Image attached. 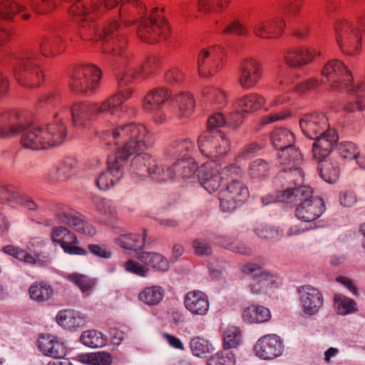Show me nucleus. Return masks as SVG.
Returning a JSON list of instances; mask_svg holds the SVG:
<instances>
[{
	"label": "nucleus",
	"mask_w": 365,
	"mask_h": 365,
	"mask_svg": "<svg viewBox=\"0 0 365 365\" xmlns=\"http://www.w3.org/2000/svg\"><path fill=\"white\" fill-rule=\"evenodd\" d=\"M66 279L77 285L83 292L91 290L96 284L93 279L78 273L69 274Z\"/></svg>",
	"instance_id": "bf43d9fd"
},
{
	"label": "nucleus",
	"mask_w": 365,
	"mask_h": 365,
	"mask_svg": "<svg viewBox=\"0 0 365 365\" xmlns=\"http://www.w3.org/2000/svg\"><path fill=\"white\" fill-rule=\"evenodd\" d=\"M4 252L11 255L16 259L31 265L39 264L49 262L48 256H43L41 254L38 253L35 255L29 253L26 250L15 247L14 245H6L3 248Z\"/></svg>",
	"instance_id": "cd10ccee"
},
{
	"label": "nucleus",
	"mask_w": 365,
	"mask_h": 365,
	"mask_svg": "<svg viewBox=\"0 0 365 365\" xmlns=\"http://www.w3.org/2000/svg\"><path fill=\"white\" fill-rule=\"evenodd\" d=\"M57 6L54 0H31L29 6L37 15L51 13Z\"/></svg>",
	"instance_id": "6e6d98bb"
},
{
	"label": "nucleus",
	"mask_w": 365,
	"mask_h": 365,
	"mask_svg": "<svg viewBox=\"0 0 365 365\" xmlns=\"http://www.w3.org/2000/svg\"><path fill=\"white\" fill-rule=\"evenodd\" d=\"M320 55V51L315 48L292 47L284 51L283 58L289 67L297 68L310 63L314 56Z\"/></svg>",
	"instance_id": "4be33fe9"
},
{
	"label": "nucleus",
	"mask_w": 365,
	"mask_h": 365,
	"mask_svg": "<svg viewBox=\"0 0 365 365\" xmlns=\"http://www.w3.org/2000/svg\"><path fill=\"white\" fill-rule=\"evenodd\" d=\"M96 115L108 114L115 115L121 107L120 101L113 95L107 98L100 103H93Z\"/></svg>",
	"instance_id": "8fccbe9b"
},
{
	"label": "nucleus",
	"mask_w": 365,
	"mask_h": 365,
	"mask_svg": "<svg viewBox=\"0 0 365 365\" xmlns=\"http://www.w3.org/2000/svg\"><path fill=\"white\" fill-rule=\"evenodd\" d=\"M192 248L195 254L198 256L210 255L212 249L210 242L203 238H197L192 242Z\"/></svg>",
	"instance_id": "338daca9"
},
{
	"label": "nucleus",
	"mask_w": 365,
	"mask_h": 365,
	"mask_svg": "<svg viewBox=\"0 0 365 365\" xmlns=\"http://www.w3.org/2000/svg\"><path fill=\"white\" fill-rule=\"evenodd\" d=\"M138 259L145 264L160 272L167 271L170 267L168 259L158 252H142L138 254Z\"/></svg>",
	"instance_id": "58836bf2"
},
{
	"label": "nucleus",
	"mask_w": 365,
	"mask_h": 365,
	"mask_svg": "<svg viewBox=\"0 0 365 365\" xmlns=\"http://www.w3.org/2000/svg\"><path fill=\"white\" fill-rule=\"evenodd\" d=\"M285 27V21L280 16L271 19L258 20L253 26L255 36L262 39L276 38L280 36Z\"/></svg>",
	"instance_id": "6ab92c4d"
},
{
	"label": "nucleus",
	"mask_w": 365,
	"mask_h": 365,
	"mask_svg": "<svg viewBox=\"0 0 365 365\" xmlns=\"http://www.w3.org/2000/svg\"><path fill=\"white\" fill-rule=\"evenodd\" d=\"M81 362L90 365H110L111 357L106 352L91 353L78 356Z\"/></svg>",
	"instance_id": "864d4df0"
},
{
	"label": "nucleus",
	"mask_w": 365,
	"mask_h": 365,
	"mask_svg": "<svg viewBox=\"0 0 365 365\" xmlns=\"http://www.w3.org/2000/svg\"><path fill=\"white\" fill-rule=\"evenodd\" d=\"M1 196L6 202L15 203L29 210L36 211L38 209L37 203L29 195L11 185L3 189Z\"/></svg>",
	"instance_id": "bb28decb"
},
{
	"label": "nucleus",
	"mask_w": 365,
	"mask_h": 365,
	"mask_svg": "<svg viewBox=\"0 0 365 365\" xmlns=\"http://www.w3.org/2000/svg\"><path fill=\"white\" fill-rule=\"evenodd\" d=\"M184 304L193 315H205L210 307L207 294L200 290L187 292L184 298Z\"/></svg>",
	"instance_id": "393cba45"
},
{
	"label": "nucleus",
	"mask_w": 365,
	"mask_h": 365,
	"mask_svg": "<svg viewBox=\"0 0 365 365\" xmlns=\"http://www.w3.org/2000/svg\"><path fill=\"white\" fill-rule=\"evenodd\" d=\"M242 115L240 113H230L227 118L225 119L222 113H217L212 115L207 120V130H219L217 128L223 126L226 123L236 125L240 123L242 119Z\"/></svg>",
	"instance_id": "c03bdc74"
},
{
	"label": "nucleus",
	"mask_w": 365,
	"mask_h": 365,
	"mask_svg": "<svg viewBox=\"0 0 365 365\" xmlns=\"http://www.w3.org/2000/svg\"><path fill=\"white\" fill-rule=\"evenodd\" d=\"M51 241L61 245L63 250L69 255H85L87 251L78 246V242L74 233L63 226H54L50 233Z\"/></svg>",
	"instance_id": "2eb2a0df"
},
{
	"label": "nucleus",
	"mask_w": 365,
	"mask_h": 365,
	"mask_svg": "<svg viewBox=\"0 0 365 365\" xmlns=\"http://www.w3.org/2000/svg\"><path fill=\"white\" fill-rule=\"evenodd\" d=\"M298 293L304 312L308 315L317 314L323 304L320 292L311 286H304L299 289Z\"/></svg>",
	"instance_id": "412c9836"
},
{
	"label": "nucleus",
	"mask_w": 365,
	"mask_h": 365,
	"mask_svg": "<svg viewBox=\"0 0 365 365\" xmlns=\"http://www.w3.org/2000/svg\"><path fill=\"white\" fill-rule=\"evenodd\" d=\"M322 73L330 88L334 91L346 89L358 96L363 91L362 84L354 83L351 71L340 60L333 59L327 62L324 66Z\"/></svg>",
	"instance_id": "423d86ee"
},
{
	"label": "nucleus",
	"mask_w": 365,
	"mask_h": 365,
	"mask_svg": "<svg viewBox=\"0 0 365 365\" xmlns=\"http://www.w3.org/2000/svg\"><path fill=\"white\" fill-rule=\"evenodd\" d=\"M176 175L175 180H185L192 178L197 170V165L192 159H180L173 163Z\"/></svg>",
	"instance_id": "79ce46f5"
},
{
	"label": "nucleus",
	"mask_w": 365,
	"mask_h": 365,
	"mask_svg": "<svg viewBox=\"0 0 365 365\" xmlns=\"http://www.w3.org/2000/svg\"><path fill=\"white\" fill-rule=\"evenodd\" d=\"M56 216L62 223L73 227L76 232L92 236L96 233L95 228L67 205H58L56 210Z\"/></svg>",
	"instance_id": "dca6fc26"
},
{
	"label": "nucleus",
	"mask_w": 365,
	"mask_h": 365,
	"mask_svg": "<svg viewBox=\"0 0 365 365\" xmlns=\"http://www.w3.org/2000/svg\"><path fill=\"white\" fill-rule=\"evenodd\" d=\"M265 103V98L257 93L246 94L237 100L235 107L238 112L237 113H251L259 110Z\"/></svg>",
	"instance_id": "2f4dec72"
},
{
	"label": "nucleus",
	"mask_w": 365,
	"mask_h": 365,
	"mask_svg": "<svg viewBox=\"0 0 365 365\" xmlns=\"http://www.w3.org/2000/svg\"><path fill=\"white\" fill-rule=\"evenodd\" d=\"M65 47L62 37L57 34L42 38L39 43V50L44 56H53L61 53Z\"/></svg>",
	"instance_id": "72a5a7b5"
},
{
	"label": "nucleus",
	"mask_w": 365,
	"mask_h": 365,
	"mask_svg": "<svg viewBox=\"0 0 365 365\" xmlns=\"http://www.w3.org/2000/svg\"><path fill=\"white\" fill-rule=\"evenodd\" d=\"M339 152L341 156L347 159H356L359 152L356 145L351 142H344L339 145Z\"/></svg>",
	"instance_id": "69168bd1"
},
{
	"label": "nucleus",
	"mask_w": 365,
	"mask_h": 365,
	"mask_svg": "<svg viewBox=\"0 0 365 365\" xmlns=\"http://www.w3.org/2000/svg\"><path fill=\"white\" fill-rule=\"evenodd\" d=\"M278 158L283 170L291 173L294 184L303 182L304 174L300 168L303 159L301 152L294 145H290L279 151Z\"/></svg>",
	"instance_id": "ddd939ff"
},
{
	"label": "nucleus",
	"mask_w": 365,
	"mask_h": 365,
	"mask_svg": "<svg viewBox=\"0 0 365 365\" xmlns=\"http://www.w3.org/2000/svg\"><path fill=\"white\" fill-rule=\"evenodd\" d=\"M93 103L76 102L71 107H63L53 115V122L39 127L27 126L21 123H10L1 126L0 137L21 134L22 146L32 150L47 149L61 144L67 135L65 120L71 117L76 127H81L96 116Z\"/></svg>",
	"instance_id": "f257e3e1"
},
{
	"label": "nucleus",
	"mask_w": 365,
	"mask_h": 365,
	"mask_svg": "<svg viewBox=\"0 0 365 365\" xmlns=\"http://www.w3.org/2000/svg\"><path fill=\"white\" fill-rule=\"evenodd\" d=\"M170 96V92L165 88L150 91L145 97L143 107L146 110H158Z\"/></svg>",
	"instance_id": "473e14b6"
},
{
	"label": "nucleus",
	"mask_w": 365,
	"mask_h": 365,
	"mask_svg": "<svg viewBox=\"0 0 365 365\" xmlns=\"http://www.w3.org/2000/svg\"><path fill=\"white\" fill-rule=\"evenodd\" d=\"M224 48L212 46L202 48L197 56V68L201 77H211L223 67Z\"/></svg>",
	"instance_id": "9d476101"
},
{
	"label": "nucleus",
	"mask_w": 365,
	"mask_h": 365,
	"mask_svg": "<svg viewBox=\"0 0 365 365\" xmlns=\"http://www.w3.org/2000/svg\"><path fill=\"white\" fill-rule=\"evenodd\" d=\"M80 339L84 345L92 348L101 347L106 344V341L103 334L95 329L83 331Z\"/></svg>",
	"instance_id": "603ef678"
},
{
	"label": "nucleus",
	"mask_w": 365,
	"mask_h": 365,
	"mask_svg": "<svg viewBox=\"0 0 365 365\" xmlns=\"http://www.w3.org/2000/svg\"><path fill=\"white\" fill-rule=\"evenodd\" d=\"M165 293L162 287L152 285L144 288L138 294V299L146 305L155 306L163 300Z\"/></svg>",
	"instance_id": "ea45409f"
},
{
	"label": "nucleus",
	"mask_w": 365,
	"mask_h": 365,
	"mask_svg": "<svg viewBox=\"0 0 365 365\" xmlns=\"http://www.w3.org/2000/svg\"><path fill=\"white\" fill-rule=\"evenodd\" d=\"M335 41L343 55L355 58L359 55L362 46V32L365 33V19L356 22L342 21L334 28Z\"/></svg>",
	"instance_id": "20e7f679"
},
{
	"label": "nucleus",
	"mask_w": 365,
	"mask_h": 365,
	"mask_svg": "<svg viewBox=\"0 0 365 365\" xmlns=\"http://www.w3.org/2000/svg\"><path fill=\"white\" fill-rule=\"evenodd\" d=\"M137 152L130 163V172L136 177L148 176L156 182H168L176 178L173 164L166 165L162 158H154L148 153Z\"/></svg>",
	"instance_id": "7ed1b4c3"
},
{
	"label": "nucleus",
	"mask_w": 365,
	"mask_h": 365,
	"mask_svg": "<svg viewBox=\"0 0 365 365\" xmlns=\"http://www.w3.org/2000/svg\"><path fill=\"white\" fill-rule=\"evenodd\" d=\"M202 101L210 106H221L225 104L227 99L226 93L215 86H206L201 92Z\"/></svg>",
	"instance_id": "4c0bfd02"
},
{
	"label": "nucleus",
	"mask_w": 365,
	"mask_h": 365,
	"mask_svg": "<svg viewBox=\"0 0 365 365\" xmlns=\"http://www.w3.org/2000/svg\"><path fill=\"white\" fill-rule=\"evenodd\" d=\"M335 307L339 314L345 315L356 310L354 300L341 294L334 296Z\"/></svg>",
	"instance_id": "13d9d810"
},
{
	"label": "nucleus",
	"mask_w": 365,
	"mask_h": 365,
	"mask_svg": "<svg viewBox=\"0 0 365 365\" xmlns=\"http://www.w3.org/2000/svg\"><path fill=\"white\" fill-rule=\"evenodd\" d=\"M238 71L237 82L244 90L254 88L259 82L263 75V68L260 61L253 57L242 58Z\"/></svg>",
	"instance_id": "f8f14e48"
},
{
	"label": "nucleus",
	"mask_w": 365,
	"mask_h": 365,
	"mask_svg": "<svg viewBox=\"0 0 365 365\" xmlns=\"http://www.w3.org/2000/svg\"><path fill=\"white\" fill-rule=\"evenodd\" d=\"M96 212L105 224L113 225L118 220L116 205L110 200L97 197L93 200Z\"/></svg>",
	"instance_id": "a878e982"
},
{
	"label": "nucleus",
	"mask_w": 365,
	"mask_h": 365,
	"mask_svg": "<svg viewBox=\"0 0 365 365\" xmlns=\"http://www.w3.org/2000/svg\"><path fill=\"white\" fill-rule=\"evenodd\" d=\"M145 235V231L142 236L137 234L121 235L116 239V243L123 249L137 251L144 246Z\"/></svg>",
	"instance_id": "37998d69"
},
{
	"label": "nucleus",
	"mask_w": 365,
	"mask_h": 365,
	"mask_svg": "<svg viewBox=\"0 0 365 365\" xmlns=\"http://www.w3.org/2000/svg\"><path fill=\"white\" fill-rule=\"evenodd\" d=\"M270 140L272 145L279 150L292 145L295 138L292 131L285 128H276L271 133Z\"/></svg>",
	"instance_id": "a19ab883"
},
{
	"label": "nucleus",
	"mask_w": 365,
	"mask_h": 365,
	"mask_svg": "<svg viewBox=\"0 0 365 365\" xmlns=\"http://www.w3.org/2000/svg\"><path fill=\"white\" fill-rule=\"evenodd\" d=\"M29 293L33 300L37 302H43L52 297L53 289L49 284L43 282H35L30 287Z\"/></svg>",
	"instance_id": "a18cd8bd"
},
{
	"label": "nucleus",
	"mask_w": 365,
	"mask_h": 365,
	"mask_svg": "<svg viewBox=\"0 0 365 365\" xmlns=\"http://www.w3.org/2000/svg\"><path fill=\"white\" fill-rule=\"evenodd\" d=\"M155 68L156 65L153 59H150L142 65L130 66L123 75L120 85L124 82H132L135 79L145 78L152 73Z\"/></svg>",
	"instance_id": "c9c22d12"
},
{
	"label": "nucleus",
	"mask_w": 365,
	"mask_h": 365,
	"mask_svg": "<svg viewBox=\"0 0 365 365\" xmlns=\"http://www.w3.org/2000/svg\"><path fill=\"white\" fill-rule=\"evenodd\" d=\"M324 210L323 200L314 197L299 204L296 208V216L304 222H313L322 215Z\"/></svg>",
	"instance_id": "b1692460"
},
{
	"label": "nucleus",
	"mask_w": 365,
	"mask_h": 365,
	"mask_svg": "<svg viewBox=\"0 0 365 365\" xmlns=\"http://www.w3.org/2000/svg\"><path fill=\"white\" fill-rule=\"evenodd\" d=\"M303 133L310 139H315L320 134L329 129L328 119L324 113L304 115L299 120Z\"/></svg>",
	"instance_id": "a211bd4d"
},
{
	"label": "nucleus",
	"mask_w": 365,
	"mask_h": 365,
	"mask_svg": "<svg viewBox=\"0 0 365 365\" xmlns=\"http://www.w3.org/2000/svg\"><path fill=\"white\" fill-rule=\"evenodd\" d=\"M245 273L252 275V281L250 285L252 294H264L271 289L275 282L276 277L270 272L265 271L255 263H247L242 269Z\"/></svg>",
	"instance_id": "4468645a"
},
{
	"label": "nucleus",
	"mask_w": 365,
	"mask_h": 365,
	"mask_svg": "<svg viewBox=\"0 0 365 365\" xmlns=\"http://www.w3.org/2000/svg\"><path fill=\"white\" fill-rule=\"evenodd\" d=\"M282 72V66H279L277 81L279 86L283 88H287L289 90L294 88L299 93H304L305 92L314 88L317 86L318 82L316 79H309L294 86L293 77L284 78Z\"/></svg>",
	"instance_id": "e433bc0d"
},
{
	"label": "nucleus",
	"mask_w": 365,
	"mask_h": 365,
	"mask_svg": "<svg viewBox=\"0 0 365 365\" xmlns=\"http://www.w3.org/2000/svg\"><path fill=\"white\" fill-rule=\"evenodd\" d=\"M103 140L106 144L118 146V151L110 156L107 170L102 172L96 180V185L101 190H107L123 177L125 160L134 153L152 147L155 143L154 135L143 124L130 123L103 131Z\"/></svg>",
	"instance_id": "f03ea898"
},
{
	"label": "nucleus",
	"mask_w": 365,
	"mask_h": 365,
	"mask_svg": "<svg viewBox=\"0 0 365 365\" xmlns=\"http://www.w3.org/2000/svg\"><path fill=\"white\" fill-rule=\"evenodd\" d=\"M101 76V71L96 65H82L73 71L70 86L78 93H92L96 91Z\"/></svg>",
	"instance_id": "1a4fd4ad"
},
{
	"label": "nucleus",
	"mask_w": 365,
	"mask_h": 365,
	"mask_svg": "<svg viewBox=\"0 0 365 365\" xmlns=\"http://www.w3.org/2000/svg\"><path fill=\"white\" fill-rule=\"evenodd\" d=\"M248 196L249 191L245 185L239 180H232L219 192L220 209L225 212H233Z\"/></svg>",
	"instance_id": "9b49d317"
},
{
	"label": "nucleus",
	"mask_w": 365,
	"mask_h": 365,
	"mask_svg": "<svg viewBox=\"0 0 365 365\" xmlns=\"http://www.w3.org/2000/svg\"><path fill=\"white\" fill-rule=\"evenodd\" d=\"M241 334L240 329L236 327H230L223 332L224 347L226 350L235 348L240 343Z\"/></svg>",
	"instance_id": "4d7b16f0"
},
{
	"label": "nucleus",
	"mask_w": 365,
	"mask_h": 365,
	"mask_svg": "<svg viewBox=\"0 0 365 365\" xmlns=\"http://www.w3.org/2000/svg\"><path fill=\"white\" fill-rule=\"evenodd\" d=\"M319 165V173L324 181L334 183L339 178V163L336 160L321 161Z\"/></svg>",
	"instance_id": "49530a36"
},
{
	"label": "nucleus",
	"mask_w": 365,
	"mask_h": 365,
	"mask_svg": "<svg viewBox=\"0 0 365 365\" xmlns=\"http://www.w3.org/2000/svg\"><path fill=\"white\" fill-rule=\"evenodd\" d=\"M235 359L232 351L224 350L212 356L207 365H234Z\"/></svg>",
	"instance_id": "680f3d73"
},
{
	"label": "nucleus",
	"mask_w": 365,
	"mask_h": 365,
	"mask_svg": "<svg viewBox=\"0 0 365 365\" xmlns=\"http://www.w3.org/2000/svg\"><path fill=\"white\" fill-rule=\"evenodd\" d=\"M230 2L231 0H198L197 7L200 12L211 14L223 11Z\"/></svg>",
	"instance_id": "3c124183"
},
{
	"label": "nucleus",
	"mask_w": 365,
	"mask_h": 365,
	"mask_svg": "<svg viewBox=\"0 0 365 365\" xmlns=\"http://www.w3.org/2000/svg\"><path fill=\"white\" fill-rule=\"evenodd\" d=\"M40 350L46 356L63 359L66 354L64 344L52 336H43L38 340Z\"/></svg>",
	"instance_id": "c85d7f7f"
},
{
	"label": "nucleus",
	"mask_w": 365,
	"mask_h": 365,
	"mask_svg": "<svg viewBox=\"0 0 365 365\" xmlns=\"http://www.w3.org/2000/svg\"><path fill=\"white\" fill-rule=\"evenodd\" d=\"M223 34H235L238 36H246L248 34V29L238 19H235L225 28L222 31Z\"/></svg>",
	"instance_id": "774afa93"
},
{
	"label": "nucleus",
	"mask_w": 365,
	"mask_h": 365,
	"mask_svg": "<svg viewBox=\"0 0 365 365\" xmlns=\"http://www.w3.org/2000/svg\"><path fill=\"white\" fill-rule=\"evenodd\" d=\"M269 171L268 163L262 159H257L250 164L248 175L252 179L261 180L268 175Z\"/></svg>",
	"instance_id": "5fc2aeb1"
},
{
	"label": "nucleus",
	"mask_w": 365,
	"mask_h": 365,
	"mask_svg": "<svg viewBox=\"0 0 365 365\" xmlns=\"http://www.w3.org/2000/svg\"><path fill=\"white\" fill-rule=\"evenodd\" d=\"M313 144V157L318 161H323L331 153L333 146L338 140V135L334 129H328L314 139Z\"/></svg>",
	"instance_id": "5701e85b"
},
{
	"label": "nucleus",
	"mask_w": 365,
	"mask_h": 365,
	"mask_svg": "<svg viewBox=\"0 0 365 365\" xmlns=\"http://www.w3.org/2000/svg\"><path fill=\"white\" fill-rule=\"evenodd\" d=\"M254 233L260 239L272 240L278 236L277 228L264 223H257L253 228Z\"/></svg>",
	"instance_id": "e2e57ef3"
},
{
	"label": "nucleus",
	"mask_w": 365,
	"mask_h": 365,
	"mask_svg": "<svg viewBox=\"0 0 365 365\" xmlns=\"http://www.w3.org/2000/svg\"><path fill=\"white\" fill-rule=\"evenodd\" d=\"M200 153L210 159H216L227 155L231 150V142L220 130H205L198 138Z\"/></svg>",
	"instance_id": "6e6552de"
},
{
	"label": "nucleus",
	"mask_w": 365,
	"mask_h": 365,
	"mask_svg": "<svg viewBox=\"0 0 365 365\" xmlns=\"http://www.w3.org/2000/svg\"><path fill=\"white\" fill-rule=\"evenodd\" d=\"M175 101L178 104L180 117L188 118L195 108L192 96L187 92H182L175 96Z\"/></svg>",
	"instance_id": "09e8293b"
},
{
	"label": "nucleus",
	"mask_w": 365,
	"mask_h": 365,
	"mask_svg": "<svg viewBox=\"0 0 365 365\" xmlns=\"http://www.w3.org/2000/svg\"><path fill=\"white\" fill-rule=\"evenodd\" d=\"M194 143L190 139L178 140L173 142L168 148V154L173 155H180L184 152L191 150Z\"/></svg>",
	"instance_id": "0e129e2a"
},
{
	"label": "nucleus",
	"mask_w": 365,
	"mask_h": 365,
	"mask_svg": "<svg viewBox=\"0 0 365 365\" xmlns=\"http://www.w3.org/2000/svg\"><path fill=\"white\" fill-rule=\"evenodd\" d=\"M158 8H155L149 18L139 22L138 35L144 41L155 43L166 40L170 35V27L165 19L158 14Z\"/></svg>",
	"instance_id": "0eeeda50"
},
{
	"label": "nucleus",
	"mask_w": 365,
	"mask_h": 365,
	"mask_svg": "<svg viewBox=\"0 0 365 365\" xmlns=\"http://www.w3.org/2000/svg\"><path fill=\"white\" fill-rule=\"evenodd\" d=\"M41 57L37 52L30 51L15 58L13 73L16 80L26 87L40 86L44 80L41 67Z\"/></svg>",
	"instance_id": "39448f33"
},
{
	"label": "nucleus",
	"mask_w": 365,
	"mask_h": 365,
	"mask_svg": "<svg viewBox=\"0 0 365 365\" xmlns=\"http://www.w3.org/2000/svg\"><path fill=\"white\" fill-rule=\"evenodd\" d=\"M255 354L264 360H272L282 354L283 346L279 336L267 334L262 336L254 346Z\"/></svg>",
	"instance_id": "f3484780"
},
{
	"label": "nucleus",
	"mask_w": 365,
	"mask_h": 365,
	"mask_svg": "<svg viewBox=\"0 0 365 365\" xmlns=\"http://www.w3.org/2000/svg\"><path fill=\"white\" fill-rule=\"evenodd\" d=\"M78 163L75 159L67 158L61 161L56 168L58 181H66L76 173Z\"/></svg>",
	"instance_id": "de8ad7c7"
},
{
	"label": "nucleus",
	"mask_w": 365,
	"mask_h": 365,
	"mask_svg": "<svg viewBox=\"0 0 365 365\" xmlns=\"http://www.w3.org/2000/svg\"><path fill=\"white\" fill-rule=\"evenodd\" d=\"M278 200L290 204H297L313 199L311 187L299 186L282 191L277 197Z\"/></svg>",
	"instance_id": "7c9ffc66"
},
{
	"label": "nucleus",
	"mask_w": 365,
	"mask_h": 365,
	"mask_svg": "<svg viewBox=\"0 0 365 365\" xmlns=\"http://www.w3.org/2000/svg\"><path fill=\"white\" fill-rule=\"evenodd\" d=\"M190 346L192 354L198 357L205 356L212 349V346L208 341L200 337L192 339Z\"/></svg>",
	"instance_id": "052dcab7"
},
{
	"label": "nucleus",
	"mask_w": 365,
	"mask_h": 365,
	"mask_svg": "<svg viewBox=\"0 0 365 365\" xmlns=\"http://www.w3.org/2000/svg\"><path fill=\"white\" fill-rule=\"evenodd\" d=\"M56 321L65 329L74 330L86 324V317L84 314L74 310H63L57 314Z\"/></svg>",
	"instance_id": "c756f323"
},
{
	"label": "nucleus",
	"mask_w": 365,
	"mask_h": 365,
	"mask_svg": "<svg viewBox=\"0 0 365 365\" xmlns=\"http://www.w3.org/2000/svg\"><path fill=\"white\" fill-rule=\"evenodd\" d=\"M242 317L247 323L258 324L269 321L271 313L269 309L264 306L252 304L244 309Z\"/></svg>",
	"instance_id": "f704fd0d"
},
{
	"label": "nucleus",
	"mask_w": 365,
	"mask_h": 365,
	"mask_svg": "<svg viewBox=\"0 0 365 365\" xmlns=\"http://www.w3.org/2000/svg\"><path fill=\"white\" fill-rule=\"evenodd\" d=\"M200 173V182L205 190L210 193L217 191L224 179L220 166L214 162L207 163L202 166Z\"/></svg>",
	"instance_id": "aec40b11"
}]
</instances>
